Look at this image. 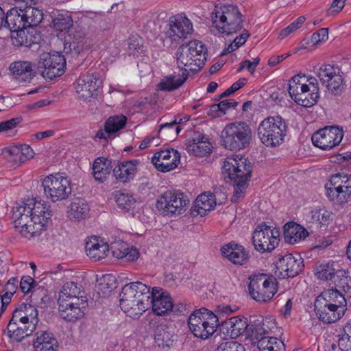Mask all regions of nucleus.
Here are the masks:
<instances>
[{
	"instance_id": "24",
	"label": "nucleus",
	"mask_w": 351,
	"mask_h": 351,
	"mask_svg": "<svg viewBox=\"0 0 351 351\" xmlns=\"http://www.w3.org/2000/svg\"><path fill=\"white\" fill-rule=\"evenodd\" d=\"M99 86L100 81L96 75H88L80 77L75 86L78 98L86 100L97 95Z\"/></svg>"
},
{
	"instance_id": "3",
	"label": "nucleus",
	"mask_w": 351,
	"mask_h": 351,
	"mask_svg": "<svg viewBox=\"0 0 351 351\" xmlns=\"http://www.w3.org/2000/svg\"><path fill=\"white\" fill-rule=\"evenodd\" d=\"M223 173L233 181L232 202H239L245 196L247 182L251 177L252 167L247 158L239 155L227 157L223 164Z\"/></svg>"
},
{
	"instance_id": "53",
	"label": "nucleus",
	"mask_w": 351,
	"mask_h": 351,
	"mask_svg": "<svg viewBox=\"0 0 351 351\" xmlns=\"http://www.w3.org/2000/svg\"><path fill=\"white\" fill-rule=\"evenodd\" d=\"M306 18L304 16H301L298 17L295 21H294L291 24H290L287 27L284 28L279 33V36L281 38H284L294 32L297 29H298L305 22Z\"/></svg>"
},
{
	"instance_id": "29",
	"label": "nucleus",
	"mask_w": 351,
	"mask_h": 351,
	"mask_svg": "<svg viewBox=\"0 0 351 351\" xmlns=\"http://www.w3.org/2000/svg\"><path fill=\"white\" fill-rule=\"evenodd\" d=\"M33 341L34 351H57L58 342L54 335L48 330H39L36 332Z\"/></svg>"
},
{
	"instance_id": "59",
	"label": "nucleus",
	"mask_w": 351,
	"mask_h": 351,
	"mask_svg": "<svg viewBox=\"0 0 351 351\" xmlns=\"http://www.w3.org/2000/svg\"><path fill=\"white\" fill-rule=\"evenodd\" d=\"M20 149V154L23 162L30 160L34 157V152L32 147L27 145H16Z\"/></svg>"
},
{
	"instance_id": "51",
	"label": "nucleus",
	"mask_w": 351,
	"mask_h": 351,
	"mask_svg": "<svg viewBox=\"0 0 351 351\" xmlns=\"http://www.w3.org/2000/svg\"><path fill=\"white\" fill-rule=\"evenodd\" d=\"M111 278L110 275L102 276L97 285L98 293L101 294L103 297L107 296L114 288L113 283L110 282Z\"/></svg>"
},
{
	"instance_id": "1",
	"label": "nucleus",
	"mask_w": 351,
	"mask_h": 351,
	"mask_svg": "<svg viewBox=\"0 0 351 351\" xmlns=\"http://www.w3.org/2000/svg\"><path fill=\"white\" fill-rule=\"evenodd\" d=\"M52 216L49 206L44 202L27 199L16 203L12 209V219L16 230L23 237H34L46 229Z\"/></svg>"
},
{
	"instance_id": "62",
	"label": "nucleus",
	"mask_w": 351,
	"mask_h": 351,
	"mask_svg": "<svg viewBox=\"0 0 351 351\" xmlns=\"http://www.w3.org/2000/svg\"><path fill=\"white\" fill-rule=\"evenodd\" d=\"M180 123V122H178L177 120L175 119L169 123L161 124L159 128V133H161L164 129H168L172 132L174 131V133L178 135L181 130L180 127L178 125Z\"/></svg>"
},
{
	"instance_id": "61",
	"label": "nucleus",
	"mask_w": 351,
	"mask_h": 351,
	"mask_svg": "<svg viewBox=\"0 0 351 351\" xmlns=\"http://www.w3.org/2000/svg\"><path fill=\"white\" fill-rule=\"evenodd\" d=\"M17 283L18 280L16 278H10L5 285V293L3 295H8V296L12 298L17 290Z\"/></svg>"
},
{
	"instance_id": "54",
	"label": "nucleus",
	"mask_w": 351,
	"mask_h": 351,
	"mask_svg": "<svg viewBox=\"0 0 351 351\" xmlns=\"http://www.w3.org/2000/svg\"><path fill=\"white\" fill-rule=\"evenodd\" d=\"M306 76L305 75H295L289 82V89H291L294 93L300 86L307 88L308 85L306 84Z\"/></svg>"
},
{
	"instance_id": "13",
	"label": "nucleus",
	"mask_w": 351,
	"mask_h": 351,
	"mask_svg": "<svg viewBox=\"0 0 351 351\" xmlns=\"http://www.w3.org/2000/svg\"><path fill=\"white\" fill-rule=\"evenodd\" d=\"M66 59L59 53L44 52L39 56L37 69L45 79L52 80L64 73Z\"/></svg>"
},
{
	"instance_id": "6",
	"label": "nucleus",
	"mask_w": 351,
	"mask_h": 351,
	"mask_svg": "<svg viewBox=\"0 0 351 351\" xmlns=\"http://www.w3.org/2000/svg\"><path fill=\"white\" fill-rule=\"evenodd\" d=\"M243 16L237 5L229 4L216 7L212 14V23L219 32L231 34L243 27Z\"/></svg>"
},
{
	"instance_id": "56",
	"label": "nucleus",
	"mask_w": 351,
	"mask_h": 351,
	"mask_svg": "<svg viewBox=\"0 0 351 351\" xmlns=\"http://www.w3.org/2000/svg\"><path fill=\"white\" fill-rule=\"evenodd\" d=\"M338 347L341 351H351V336L343 332L338 335Z\"/></svg>"
},
{
	"instance_id": "57",
	"label": "nucleus",
	"mask_w": 351,
	"mask_h": 351,
	"mask_svg": "<svg viewBox=\"0 0 351 351\" xmlns=\"http://www.w3.org/2000/svg\"><path fill=\"white\" fill-rule=\"evenodd\" d=\"M328 38V28H321L313 33L311 37V41L313 45H316L326 40Z\"/></svg>"
},
{
	"instance_id": "15",
	"label": "nucleus",
	"mask_w": 351,
	"mask_h": 351,
	"mask_svg": "<svg viewBox=\"0 0 351 351\" xmlns=\"http://www.w3.org/2000/svg\"><path fill=\"white\" fill-rule=\"evenodd\" d=\"M280 232L276 228H271L265 223L257 226L252 234V243L254 248L261 252H270L278 245Z\"/></svg>"
},
{
	"instance_id": "36",
	"label": "nucleus",
	"mask_w": 351,
	"mask_h": 351,
	"mask_svg": "<svg viewBox=\"0 0 351 351\" xmlns=\"http://www.w3.org/2000/svg\"><path fill=\"white\" fill-rule=\"evenodd\" d=\"M89 210V206L85 199L75 198L68 207V217L71 220L80 221L88 216Z\"/></svg>"
},
{
	"instance_id": "41",
	"label": "nucleus",
	"mask_w": 351,
	"mask_h": 351,
	"mask_svg": "<svg viewBox=\"0 0 351 351\" xmlns=\"http://www.w3.org/2000/svg\"><path fill=\"white\" fill-rule=\"evenodd\" d=\"M258 348L259 351H286L283 341L273 337H260Z\"/></svg>"
},
{
	"instance_id": "14",
	"label": "nucleus",
	"mask_w": 351,
	"mask_h": 351,
	"mask_svg": "<svg viewBox=\"0 0 351 351\" xmlns=\"http://www.w3.org/2000/svg\"><path fill=\"white\" fill-rule=\"evenodd\" d=\"M189 202L183 193L167 191L158 197L156 205L163 215L171 217L183 213Z\"/></svg>"
},
{
	"instance_id": "46",
	"label": "nucleus",
	"mask_w": 351,
	"mask_h": 351,
	"mask_svg": "<svg viewBox=\"0 0 351 351\" xmlns=\"http://www.w3.org/2000/svg\"><path fill=\"white\" fill-rule=\"evenodd\" d=\"M337 288L344 292H348L351 289V277L349 272L344 269L337 270L336 276L332 282Z\"/></svg>"
},
{
	"instance_id": "43",
	"label": "nucleus",
	"mask_w": 351,
	"mask_h": 351,
	"mask_svg": "<svg viewBox=\"0 0 351 351\" xmlns=\"http://www.w3.org/2000/svg\"><path fill=\"white\" fill-rule=\"evenodd\" d=\"M319 97L318 87L314 86L313 89L310 90L308 86V89H305L303 93H300V95L294 101L298 105L309 108L317 103Z\"/></svg>"
},
{
	"instance_id": "63",
	"label": "nucleus",
	"mask_w": 351,
	"mask_h": 351,
	"mask_svg": "<svg viewBox=\"0 0 351 351\" xmlns=\"http://www.w3.org/2000/svg\"><path fill=\"white\" fill-rule=\"evenodd\" d=\"M208 138L205 136L200 132L195 131L192 133L191 137L188 139L187 145H196L198 143H200L206 140Z\"/></svg>"
},
{
	"instance_id": "5",
	"label": "nucleus",
	"mask_w": 351,
	"mask_h": 351,
	"mask_svg": "<svg viewBox=\"0 0 351 351\" xmlns=\"http://www.w3.org/2000/svg\"><path fill=\"white\" fill-rule=\"evenodd\" d=\"M87 256L94 261H100L107 256L111 250L113 256L127 261H136L139 257L138 250L134 247H128L125 243H112L109 249L107 243L100 244L97 240L87 241L85 246Z\"/></svg>"
},
{
	"instance_id": "39",
	"label": "nucleus",
	"mask_w": 351,
	"mask_h": 351,
	"mask_svg": "<svg viewBox=\"0 0 351 351\" xmlns=\"http://www.w3.org/2000/svg\"><path fill=\"white\" fill-rule=\"evenodd\" d=\"M216 205L215 195L211 193H202L195 201V210L201 216L206 214L207 211L212 210Z\"/></svg>"
},
{
	"instance_id": "48",
	"label": "nucleus",
	"mask_w": 351,
	"mask_h": 351,
	"mask_svg": "<svg viewBox=\"0 0 351 351\" xmlns=\"http://www.w3.org/2000/svg\"><path fill=\"white\" fill-rule=\"evenodd\" d=\"M212 144L209 142L208 139L196 145L186 146V150L189 153L199 157H204L209 154L212 151Z\"/></svg>"
},
{
	"instance_id": "23",
	"label": "nucleus",
	"mask_w": 351,
	"mask_h": 351,
	"mask_svg": "<svg viewBox=\"0 0 351 351\" xmlns=\"http://www.w3.org/2000/svg\"><path fill=\"white\" fill-rule=\"evenodd\" d=\"M87 301H58L60 316L68 322H76L84 315Z\"/></svg>"
},
{
	"instance_id": "16",
	"label": "nucleus",
	"mask_w": 351,
	"mask_h": 351,
	"mask_svg": "<svg viewBox=\"0 0 351 351\" xmlns=\"http://www.w3.org/2000/svg\"><path fill=\"white\" fill-rule=\"evenodd\" d=\"M320 82L335 95H340L343 89V72L338 65H322L317 73Z\"/></svg>"
},
{
	"instance_id": "18",
	"label": "nucleus",
	"mask_w": 351,
	"mask_h": 351,
	"mask_svg": "<svg viewBox=\"0 0 351 351\" xmlns=\"http://www.w3.org/2000/svg\"><path fill=\"white\" fill-rule=\"evenodd\" d=\"M343 137L342 128L338 126L325 127L315 132L311 137L313 144L324 150L338 145Z\"/></svg>"
},
{
	"instance_id": "42",
	"label": "nucleus",
	"mask_w": 351,
	"mask_h": 351,
	"mask_svg": "<svg viewBox=\"0 0 351 351\" xmlns=\"http://www.w3.org/2000/svg\"><path fill=\"white\" fill-rule=\"evenodd\" d=\"M188 78V73L183 72L181 77L170 75L165 77L158 84L160 90L171 91L181 86Z\"/></svg>"
},
{
	"instance_id": "25",
	"label": "nucleus",
	"mask_w": 351,
	"mask_h": 351,
	"mask_svg": "<svg viewBox=\"0 0 351 351\" xmlns=\"http://www.w3.org/2000/svg\"><path fill=\"white\" fill-rule=\"evenodd\" d=\"M34 66V63L30 61L19 60L11 63L9 69L17 82H30L36 75Z\"/></svg>"
},
{
	"instance_id": "28",
	"label": "nucleus",
	"mask_w": 351,
	"mask_h": 351,
	"mask_svg": "<svg viewBox=\"0 0 351 351\" xmlns=\"http://www.w3.org/2000/svg\"><path fill=\"white\" fill-rule=\"evenodd\" d=\"M315 301L324 304L325 305H330L332 307L338 308L346 313L347 310V302L340 291L337 289H329L324 291L318 295Z\"/></svg>"
},
{
	"instance_id": "45",
	"label": "nucleus",
	"mask_w": 351,
	"mask_h": 351,
	"mask_svg": "<svg viewBox=\"0 0 351 351\" xmlns=\"http://www.w3.org/2000/svg\"><path fill=\"white\" fill-rule=\"evenodd\" d=\"M2 156L4 160L10 163L11 167L15 168L23 163L20 149L16 145L5 148L2 151Z\"/></svg>"
},
{
	"instance_id": "40",
	"label": "nucleus",
	"mask_w": 351,
	"mask_h": 351,
	"mask_svg": "<svg viewBox=\"0 0 351 351\" xmlns=\"http://www.w3.org/2000/svg\"><path fill=\"white\" fill-rule=\"evenodd\" d=\"M337 272V270L335 269L333 264L330 263L316 265L314 269V274L317 278L328 282L330 285H332Z\"/></svg>"
},
{
	"instance_id": "44",
	"label": "nucleus",
	"mask_w": 351,
	"mask_h": 351,
	"mask_svg": "<svg viewBox=\"0 0 351 351\" xmlns=\"http://www.w3.org/2000/svg\"><path fill=\"white\" fill-rule=\"evenodd\" d=\"M22 14L27 28L37 26L43 20V12L36 8L25 7L22 9Z\"/></svg>"
},
{
	"instance_id": "47",
	"label": "nucleus",
	"mask_w": 351,
	"mask_h": 351,
	"mask_svg": "<svg viewBox=\"0 0 351 351\" xmlns=\"http://www.w3.org/2000/svg\"><path fill=\"white\" fill-rule=\"evenodd\" d=\"M127 118L124 115L109 117L105 122L106 130L110 136L123 128L126 124Z\"/></svg>"
},
{
	"instance_id": "35",
	"label": "nucleus",
	"mask_w": 351,
	"mask_h": 351,
	"mask_svg": "<svg viewBox=\"0 0 351 351\" xmlns=\"http://www.w3.org/2000/svg\"><path fill=\"white\" fill-rule=\"evenodd\" d=\"M12 315L14 316L15 321L21 319L27 324H33L36 328L39 322L37 308L29 304H21L13 311Z\"/></svg>"
},
{
	"instance_id": "34",
	"label": "nucleus",
	"mask_w": 351,
	"mask_h": 351,
	"mask_svg": "<svg viewBox=\"0 0 351 351\" xmlns=\"http://www.w3.org/2000/svg\"><path fill=\"white\" fill-rule=\"evenodd\" d=\"M222 255L234 264L244 265L249 258L248 254L244 248L236 243H230L221 249Z\"/></svg>"
},
{
	"instance_id": "27",
	"label": "nucleus",
	"mask_w": 351,
	"mask_h": 351,
	"mask_svg": "<svg viewBox=\"0 0 351 351\" xmlns=\"http://www.w3.org/2000/svg\"><path fill=\"white\" fill-rule=\"evenodd\" d=\"M35 330L33 324H27L21 319L15 321L13 315L7 326L9 337L18 342L30 336Z\"/></svg>"
},
{
	"instance_id": "52",
	"label": "nucleus",
	"mask_w": 351,
	"mask_h": 351,
	"mask_svg": "<svg viewBox=\"0 0 351 351\" xmlns=\"http://www.w3.org/2000/svg\"><path fill=\"white\" fill-rule=\"evenodd\" d=\"M331 214L325 208L315 209L311 212L313 222L320 225L328 224L330 221Z\"/></svg>"
},
{
	"instance_id": "8",
	"label": "nucleus",
	"mask_w": 351,
	"mask_h": 351,
	"mask_svg": "<svg viewBox=\"0 0 351 351\" xmlns=\"http://www.w3.org/2000/svg\"><path fill=\"white\" fill-rule=\"evenodd\" d=\"M188 325L195 337L207 339L216 332L219 320L212 311L203 308L191 314Z\"/></svg>"
},
{
	"instance_id": "2",
	"label": "nucleus",
	"mask_w": 351,
	"mask_h": 351,
	"mask_svg": "<svg viewBox=\"0 0 351 351\" xmlns=\"http://www.w3.org/2000/svg\"><path fill=\"white\" fill-rule=\"evenodd\" d=\"M150 287L136 281L125 285L122 288L119 297L121 308L132 318H138L149 308L148 301Z\"/></svg>"
},
{
	"instance_id": "17",
	"label": "nucleus",
	"mask_w": 351,
	"mask_h": 351,
	"mask_svg": "<svg viewBox=\"0 0 351 351\" xmlns=\"http://www.w3.org/2000/svg\"><path fill=\"white\" fill-rule=\"evenodd\" d=\"M4 21L3 27L10 29L12 32H16V36L14 38L16 45L28 47L31 45V40H28L24 31V29H26L27 27L21 8L19 9L13 8L6 14L5 13Z\"/></svg>"
},
{
	"instance_id": "19",
	"label": "nucleus",
	"mask_w": 351,
	"mask_h": 351,
	"mask_svg": "<svg viewBox=\"0 0 351 351\" xmlns=\"http://www.w3.org/2000/svg\"><path fill=\"white\" fill-rule=\"evenodd\" d=\"M222 328L223 332L232 339H237L243 334L251 339H258L260 337L257 328H254L252 325H249L247 319L244 317H232L222 323Z\"/></svg>"
},
{
	"instance_id": "50",
	"label": "nucleus",
	"mask_w": 351,
	"mask_h": 351,
	"mask_svg": "<svg viewBox=\"0 0 351 351\" xmlns=\"http://www.w3.org/2000/svg\"><path fill=\"white\" fill-rule=\"evenodd\" d=\"M54 28L59 32L69 30L73 25V19L68 14H60L53 20Z\"/></svg>"
},
{
	"instance_id": "9",
	"label": "nucleus",
	"mask_w": 351,
	"mask_h": 351,
	"mask_svg": "<svg viewBox=\"0 0 351 351\" xmlns=\"http://www.w3.org/2000/svg\"><path fill=\"white\" fill-rule=\"evenodd\" d=\"M287 124L280 116L265 119L258 127V136L267 147H276L284 141Z\"/></svg>"
},
{
	"instance_id": "37",
	"label": "nucleus",
	"mask_w": 351,
	"mask_h": 351,
	"mask_svg": "<svg viewBox=\"0 0 351 351\" xmlns=\"http://www.w3.org/2000/svg\"><path fill=\"white\" fill-rule=\"evenodd\" d=\"M308 235V232L301 226L294 223H288L284 226V238L289 244H295L304 239Z\"/></svg>"
},
{
	"instance_id": "60",
	"label": "nucleus",
	"mask_w": 351,
	"mask_h": 351,
	"mask_svg": "<svg viewBox=\"0 0 351 351\" xmlns=\"http://www.w3.org/2000/svg\"><path fill=\"white\" fill-rule=\"evenodd\" d=\"M22 119L21 117L12 118L10 120L3 121L0 123V132H5L15 128L19 125Z\"/></svg>"
},
{
	"instance_id": "20",
	"label": "nucleus",
	"mask_w": 351,
	"mask_h": 351,
	"mask_svg": "<svg viewBox=\"0 0 351 351\" xmlns=\"http://www.w3.org/2000/svg\"><path fill=\"white\" fill-rule=\"evenodd\" d=\"M148 301L150 302L149 308L152 310L157 315L169 314L173 309V303L170 294L160 287H153L150 290Z\"/></svg>"
},
{
	"instance_id": "32",
	"label": "nucleus",
	"mask_w": 351,
	"mask_h": 351,
	"mask_svg": "<svg viewBox=\"0 0 351 351\" xmlns=\"http://www.w3.org/2000/svg\"><path fill=\"white\" fill-rule=\"evenodd\" d=\"M315 311L319 319L326 324L335 323L345 314L342 310L315 301Z\"/></svg>"
},
{
	"instance_id": "7",
	"label": "nucleus",
	"mask_w": 351,
	"mask_h": 351,
	"mask_svg": "<svg viewBox=\"0 0 351 351\" xmlns=\"http://www.w3.org/2000/svg\"><path fill=\"white\" fill-rule=\"evenodd\" d=\"M252 130L244 121L228 124L221 131V142L224 148L239 151L247 147L252 141Z\"/></svg>"
},
{
	"instance_id": "33",
	"label": "nucleus",
	"mask_w": 351,
	"mask_h": 351,
	"mask_svg": "<svg viewBox=\"0 0 351 351\" xmlns=\"http://www.w3.org/2000/svg\"><path fill=\"white\" fill-rule=\"evenodd\" d=\"M84 293V289L81 285L75 282H67L62 286L58 301H86L83 296Z\"/></svg>"
},
{
	"instance_id": "58",
	"label": "nucleus",
	"mask_w": 351,
	"mask_h": 351,
	"mask_svg": "<svg viewBox=\"0 0 351 351\" xmlns=\"http://www.w3.org/2000/svg\"><path fill=\"white\" fill-rule=\"evenodd\" d=\"M35 283L34 279L29 276H23L20 281V289L23 293H27L31 291Z\"/></svg>"
},
{
	"instance_id": "49",
	"label": "nucleus",
	"mask_w": 351,
	"mask_h": 351,
	"mask_svg": "<svg viewBox=\"0 0 351 351\" xmlns=\"http://www.w3.org/2000/svg\"><path fill=\"white\" fill-rule=\"evenodd\" d=\"M136 202L133 195L129 193H120L117 195L116 203L121 210L128 211L132 209L135 206Z\"/></svg>"
},
{
	"instance_id": "64",
	"label": "nucleus",
	"mask_w": 351,
	"mask_h": 351,
	"mask_svg": "<svg viewBox=\"0 0 351 351\" xmlns=\"http://www.w3.org/2000/svg\"><path fill=\"white\" fill-rule=\"evenodd\" d=\"M217 104L219 107V109L221 110L220 113L224 115L226 114V112L228 109L231 108H234L235 107H237L238 105V102H237L234 99H228L223 100Z\"/></svg>"
},
{
	"instance_id": "12",
	"label": "nucleus",
	"mask_w": 351,
	"mask_h": 351,
	"mask_svg": "<svg viewBox=\"0 0 351 351\" xmlns=\"http://www.w3.org/2000/svg\"><path fill=\"white\" fill-rule=\"evenodd\" d=\"M42 186L45 195L53 202L66 199L72 191L70 180L60 173L45 178Z\"/></svg>"
},
{
	"instance_id": "38",
	"label": "nucleus",
	"mask_w": 351,
	"mask_h": 351,
	"mask_svg": "<svg viewBox=\"0 0 351 351\" xmlns=\"http://www.w3.org/2000/svg\"><path fill=\"white\" fill-rule=\"evenodd\" d=\"M111 162L104 158L95 159L93 165V174L96 181L103 182L111 172Z\"/></svg>"
},
{
	"instance_id": "55",
	"label": "nucleus",
	"mask_w": 351,
	"mask_h": 351,
	"mask_svg": "<svg viewBox=\"0 0 351 351\" xmlns=\"http://www.w3.org/2000/svg\"><path fill=\"white\" fill-rule=\"evenodd\" d=\"M215 351H245V348L237 341H228L220 343Z\"/></svg>"
},
{
	"instance_id": "26",
	"label": "nucleus",
	"mask_w": 351,
	"mask_h": 351,
	"mask_svg": "<svg viewBox=\"0 0 351 351\" xmlns=\"http://www.w3.org/2000/svg\"><path fill=\"white\" fill-rule=\"evenodd\" d=\"M303 267V261L299 255L294 256L291 254H286L278 263V268L285 273L284 277L287 278L295 277Z\"/></svg>"
},
{
	"instance_id": "30",
	"label": "nucleus",
	"mask_w": 351,
	"mask_h": 351,
	"mask_svg": "<svg viewBox=\"0 0 351 351\" xmlns=\"http://www.w3.org/2000/svg\"><path fill=\"white\" fill-rule=\"evenodd\" d=\"M154 344L162 349H169L176 341L174 330L171 326L160 324L154 332Z\"/></svg>"
},
{
	"instance_id": "4",
	"label": "nucleus",
	"mask_w": 351,
	"mask_h": 351,
	"mask_svg": "<svg viewBox=\"0 0 351 351\" xmlns=\"http://www.w3.org/2000/svg\"><path fill=\"white\" fill-rule=\"evenodd\" d=\"M206 51L204 44L197 40L181 45L176 53L178 67L185 73L188 71L193 73L199 71L206 60Z\"/></svg>"
},
{
	"instance_id": "11",
	"label": "nucleus",
	"mask_w": 351,
	"mask_h": 351,
	"mask_svg": "<svg viewBox=\"0 0 351 351\" xmlns=\"http://www.w3.org/2000/svg\"><path fill=\"white\" fill-rule=\"evenodd\" d=\"M251 297L259 302H267L271 300L277 293V279L265 274H258L250 278L248 285Z\"/></svg>"
},
{
	"instance_id": "22",
	"label": "nucleus",
	"mask_w": 351,
	"mask_h": 351,
	"mask_svg": "<svg viewBox=\"0 0 351 351\" xmlns=\"http://www.w3.org/2000/svg\"><path fill=\"white\" fill-rule=\"evenodd\" d=\"M180 162L179 152L171 148L162 150L154 154L152 162L158 171L162 172L170 171L176 168Z\"/></svg>"
},
{
	"instance_id": "31",
	"label": "nucleus",
	"mask_w": 351,
	"mask_h": 351,
	"mask_svg": "<svg viewBox=\"0 0 351 351\" xmlns=\"http://www.w3.org/2000/svg\"><path fill=\"white\" fill-rule=\"evenodd\" d=\"M139 161L137 160H126L118 163L113 169L115 178L123 183L133 180L137 173Z\"/></svg>"
},
{
	"instance_id": "21",
	"label": "nucleus",
	"mask_w": 351,
	"mask_h": 351,
	"mask_svg": "<svg viewBox=\"0 0 351 351\" xmlns=\"http://www.w3.org/2000/svg\"><path fill=\"white\" fill-rule=\"evenodd\" d=\"M193 31L191 21L183 14L172 16L169 21V27L166 32L167 37L172 41L186 38Z\"/></svg>"
},
{
	"instance_id": "10",
	"label": "nucleus",
	"mask_w": 351,
	"mask_h": 351,
	"mask_svg": "<svg viewBox=\"0 0 351 351\" xmlns=\"http://www.w3.org/2000/svg\"><path fill=\"white\" fill-rule=\"evenodd\" d=\"M326 196L334 204L342 206L351 199V175H332L325 184Z\"/></svg>"
}]
</instances>
